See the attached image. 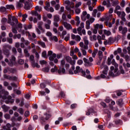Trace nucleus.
<instances>
[{
  "label": "nucleus",
  "mask_w": 130,
  "mask_h": 130,
  "mask_svg": "<svg viewBox=\"0 0 130 130\" xmlns=\"http://www.w3.org/2000/svg\"><path fill=\"white\" fill-rule=\"evenodd\" d=\"M8 17L7 22L8 24H10L11 26H15L16 24L17 26L16 28H18L19 29H22V28H23V24L21 23H18L19 21H18V19H17L15 16L12 17L11 15H8Z\"/></svg>",
  "instance_id": "f257e3e1"
},
{
  "label": "nucleus",
  "mask_w": 130,
  "mask_h": 130,
  "mask_svg": "<svg viewBox=\"0 0 130 130\" xmlns=\"http://www.w3.org/2000/svg\"><path fill=\"white\" fill-rule=\"evenodd\" d=\"M83 41L84 42V45L83 42H81L79 43V46L83 55L86 56L87 55V51H86V50H88V45H89V41L88 40V37H87V36H84L83 37Z\"/></svg>",
  "instance_id": "f03ea898"
},
{
  "label": "nucleus",
  "mask_w": 130,
  "mask_h": 130,
  "mask_svg": "<svg viewBox=\"0 0 130 130\" xmlns=\"http://www.w3.org/2000/svg\"><path fill=\"white\" fill-rule=\"evenodd\" d=\"M121 7L117 5L116 6L115 9L114 10V13L115 14H117V16H119V18H120L123 22H126V19H125V13L123 11V12H120V11H117L118 10H120Z\"/></svg>",
  "instance_id": "7ed1b4c3"
},
{
  "label": "nucleus",
  "mask_w": 130,
  "mask_h": 130,
  "mask_svg": "<svg viewBox=\"0 0 130 130\" xmlns=\"http://www.w3.org/2000/svg\"><path fill=\"white\" fill-rule=\"evenodd\" d=\"M12 49V46L9 44H5L3 46V51L6 57H9L11 54L10 50Z\"/></svg>",
  "instance_id": "20e7f679"
},
{
  "label": "nucleus",
  "mask_w": 130,
  "mask_h": 130,
  "mask_svg": "<svg viewBox=\"0 0 130 130\" xmlns=\"http://www.w3.org/2000/svg\"><path fill=\"white\" fill-rule=\"evenodd\" d=\"M4 61L7 62L9 67H13L15 63V61H16V57L14 55H12L11 58L10 60H9L8 58H6Z\"/></svg>",
  "instance_id": "39448f33"
},
{
  "label": "nucleus",
  "mask_w": 130,
  "mask_h": 130,
  "mask_svg": "<svg viewBox=\"0 0 130 130\" xmlns=\"http://www.w3.org/2000/svg\"><path fill=\"white\" fill-rule=\"evenodd\" d=\"M45 117H41L40 119V121L41 123H42V124H43V123H44V122H45V121H46V120H48V119H49V118H50V117H51V115L50 114H47L46 113L45 114Z\"/></svg>",
  "instance_id": "423d86ee"
},
{
  "label": "nucleus",
  "mask_w": 130,
  "mask_h": 130,
  "mask_svg": "<svg viewBox=\"0 0 130 130\" xmlns=\"http://www.w3.org/2000/svg\"><path fill=\"white\" fill-rule=\"evenodd\" d=\"M74 73L75 75L81 73L82 76H86V72L83 71V69L81 68L79 66H77L76 67V70H74Z\"/></svg>",
  "instance_id": "0eeeda50"
},
{
  "label": "nucleus",
  "mask_w": 130,
  "mask_h": 130,
  "mask_svg": "<svg viewBox=\"0 0 130 130\" xmlns=\"http://www.w3.org/2000/svg\"><path fill=\"white\" fill-rule=\"evenodd\" d=\"M4 79L9 80L10 81H17V80H18V77L17 76L12 77L10 75H7V74L4 75Z\"/></svg>",
  "instance_id": "6e6552de"
},
{
  "label": "nucleus",
  "mask_w": 130,
  "mask_h": 130,
  "mask_svg": "<svg viewBox=\"0 0 130 130\" xmlns=\"http://www.w3.org/2000/svg\"><path fill=\"white\" fill-rule=\"evenodd\" d=\"M5 102L6 104H13L15 102V100L13 99L11 95H9L7 100L5 101Z\"/></svg>",
  "instance_id": "1a4fd4ad"
},
{
  "label": "nucleus",
  "mask_w": 130,
  "mask_h": 130,
  "mask_svg": "<svg viewBox=\"0 0 130 130\" xmlns=\"http://www.w3.org/2000/svg\"><path fill=\"white\" fill-rule=\"evenodd\" d=\"M62 24L64 26V28H66L67 30H71L73 29V27L70 23H68V22L65 21H62Z\"/></svg>",
  "instance_id": "9d476101"
},
{
  "label": "nucleus",
  "mask_w": 130,
  "mask_h": 130,
  "mask_svg": "<svg viewBox=\"0 0 130 130\" xmlns=\"http://www.w3.org/2000/svg\"><path fill=\"white\" fill-rule=\"evenodd\" d=\"M71 38L73 40H75V41H77V42H80L81 41V37L79 35H71Z\"/></svg>",
  "instance_id": "9b49d317"
},
{
  "label": "nucleus",
  "mask_w": 130,
  "mask_h": 130,
  "mask_svg": "<svg viewBox=\"0 0 130 130\" xmlns=\"http://www.w3.org/2000/svg\"><path fill=\"white\" fill-rule=\"evenodd\" d=\"M66 60L68 62H69L70 64H72V66H75V64L76 63V60H72V57L70 56L66 57Z\"/></svg>",
  "instance_id": "f8f14e48"
},
{
  "label": "nucleus",
  "mask_w": 130,
  "mask_h": 130,
  "mask_svg": "<svg viewBox=\"0 0 130 130\" xmlns=\"http://www.w3.org/2000/svg\"><path fill=\"white\" fill-rule=\"evenodd\" d=\"M25 0H19V2L16 3V8L19 10L21 8H23V3Z\"/></svg>",
  "instance_id": "ddd939ff"
},
{
  "label": "nucleus",
  "mask_w": 130,
  "mask_h": 130,
  "mask_svg": "<svg viewBox=\"0 0 130 130\" xmlns=\"http://www.w3.org/2000/svg\"><path fill=\"white\" fill-rule=\"evenodd\" d=\"M118 30L119 31H122V34L123 35H124V34H125L126 32H127V28L125 27L123 28L122 26L119 27Z\"/></svg>",
  "instance_id": "4468645a"
},
{
  "label": "nucleus",
  "mask_w": 130,
  "mask_h": 130,
  "mask_svg": "<svg viewBox=\"0 0 130 130\" xmlns=\"http://www.w3.org/2000/svg\"><path fill=\"white\" fill-rule=\"evenodd\" d=\"M43 25V22L42 21L39 22L38 23V27L42 31L43 33H44L45 32V29H43V27H42Z\"/></svg>",
  "instance_id": "2eb2a0df"
},
{
  "label": "nucleus",
  "mask_w": 130,
  "mask_h": 130,
  "mask_svg": "<svg viewBox=\"0 0 130 130\" xmlns=\"http://www.w3.org/2000/svg\"><path fill=\"white\" fill-rule=\"evenodd\" d=\"M11 127H12V125L10 123H8L6 125L3 126L2 128L5 130H11Z\"/></svg>",
  "instance_id": "dca6fc26"
},
{
  "label": "nucleus",
  "mask_w": 130,
  "mask_h": 130,
  "mask_svg": "<svg viewBox=\"0 0 130 130\" xmlns=\"http://www.w3.org/2000/svg\"><path fill=\"white\" fill-rule=\"evenodd\" d=\"M1 108L3 109V111L5 112H8L10 110V107L6 106V105H3L2 106Z\"/></svg>",
  "instance_id": "f3484780"
},
{
  "label": "nucleus",
  "mask_w": 130,
  "mask_h": 130,
  "mask_svg": "<svg viewBox=\"0 0 130 130\" xmlns=\"http://www.w3.org/2000/svg\"><path fill=\"white\" fill-rule=\"evenodd\" d=\"M24 9L26 10V11H28V10H30L31 9V6L29 5V3L28 2H26L24 6Z\"/></svg>",
  "instance_id": "a211bd4d"
},
{
  "label": "nucleus",
  "mask_w": 130,
  "mask_h": 130,
  "mask_svg": "<svg viewBox=\"0 0 130 130\" xmlns=\"http://www.w3.org/2000/svg\"><path fill=\"white\" fill-rule=\"evenodd\" d=\"M101 69H104V70H107L108 69V66L105 65V61H104L100 66Z\"/></svg>",
  "instance_id": "6ab92c4d"
},
{
  "label": "nucleus",
  "mask_w": 130,
  "mask_h": 130,
  "mask_svg": "<svg viewBox=\"0 0 130 130\" xmlns=\"http://www.w3.org/2000/svg\"><path fill=\"white\" fill-rule=\"evenodd\" d=\"M58 73V74H61V73H62V74H64V73H66V69L63 68L59 67Z\"/></svg>",
  "instance_id": "aec40b11"
},
{
  "label": "nucleus",
  "mask_w": 130,
  "mask_h": 130,
  "mask_svg": "<svg viewBox=\"0 0 130 130\" xmlns=\"http://www.w3.org/2000/svg\"><path fill=\"white\" fill-rule=\"evenodd\" d=\"M49 7H50V3L49 2H47L46 6L44 7L45 10L47 11V12H49Z\"/></svg>",
  "instance_id": "412c9836"
},
{
  "label": "nucleus",
  "mask_w": 130,
  "mask_h": 130,
  "mask_svg": "<svg viewBox=\"0 0 130 130\" xmlns=\"http://www.w3.org/2000/svg\"><path fill=\"white\" fill-rule=\"evenodd\" d=\"M38 44L42 46V47H43V48H45V47H46V45H45V43L42 41H38Z\"/></svg>",
  "instance_id": "4be33fe9"
},
{
  "label": "nucleus",
  "mask_w": 130,
  "mask_h": 130,
  "mask_svg": "<svg viewBox=\"0 0 130 130\" xmlns=\"http://www.w3.org/2000/svg\"><path fill=\"white\" fill-rule=\"evenodd\" d=\"M50 40L51 41H55V42H57L58 41V39L56 36H52L50 37Z\"/></svg>",
  "instance_id": "5701e85b"
},
{
  "label": "nucleus",
  "mask_w": 130,
  "mask_h": 130,
  "mask_svg": "<svg viewBox=\"0 0 130 130\" xmlns=\"http://www.w3.org/2000/svg\"><path fill=\"white\" fill-rule=\"evenodd\" d=\"M119 4V1H118V0H115L112 2V6H113V7H116Z\"/></svg>",
  "instance_id": "b1692460"
},
{
  "label": "nucleus",
  "mask_w": 130,
  "mask_h": 130,
  "mask_svg": "<svg viewBox=\"0 0 130 130\" xmlns=\"http://www.w3.org/2000/svg\"><path fill=\"white\" fill-rule=\"evenodd\" d=\"M75 21H76V26L78 27V26L80 25V23H81V21H80V17H79V16H76Z\"/></svg>",
  "instance_id": "393cba45"
},
{
  "label": "nucleus",
  "mask_w": 130,
  "mask_h": 130,
  "mask_svg": "<svg viewBox=\"0 0 130 130\" xmlns=\"http://www.w3.org/2000/svg\"><path fill=\"white\" fill-rule=\"evenodd\" d=\"M71 69L69 70V73L70 75H74V72L73 71H75V66L72 65Z\"/></svg>",
  "instance_id": "a878e982"
},
{
  "label": "nucleus",
  "mask_w": 130,
  "mask_h": 130,
  "mask_svg": "<svg viewBox=\"0 0 130 130\" xmlns=\"http://www.w3.org/2000/svg\"><path fill=\"white\" fill-rule=\"evenodd\" d=\"M104 10H105V8L101 5L99 6L98 7V11H99V12H103Z\"/></svg>",
  "instance_id": "bb28decb"
},
{
  "label": "nucleus",
  "mask_w": 130,
  "mask_h": 130,
  "mask_svg": "<svg viewBox=\"0 0 130 130\" xmlns=\"http://www.w3.org/2000/svg\"><path fill=\"white\" fill-rule=\"evenodd\" d=\"M59 15H54V22H59Z\"/></svg>",
  "instance_id": "cd10ccee"
},
{
  "label": "nucleus",
  "mask_w": 130,
  "mask_h": 130,
  "mask_svg": "<svg viewBox=\"0 0 130 130\" xmlns=\"http://www.w3.org/2000/svg\"><path fill=\"white\" fill-rule=\"evenodd\" d=\"M94 27L96 28V29H103V25L102 24H96L94 26Z\"/></svg>",
  "instance_id": "c85d7f7f"
},
{
  "label": "nucleus",
  "mask_w": 130,
  "mask_h": 130,
  "mask_svg": "<svg viewBox=\"0 0 130 130\" xmlns=\"http://www.w3.org/2000/svg\"><path fill=\"white\" fill-rule=\"evenodd\" d=\"M6 8L8 10H15V7H14V5H6Z\"/></svg>",
  "instance_id": "c756f323"
},
{
  "label": "nucleus",
  "mask_w": 130,
  "mask_h": 130,
  "mask_svg": "<svg viewBox=\"0 0 130 130\" xmlns=\"http://www.w3.org/2000/svg\"><path fill=\"white\" fill-rule=\"evenodd\" d=\"M104 34H105V35H107V36L111 35V32L109 30H107L106 29L104 30Z\"/></svg>",
  "instance_id": "7c9ffc66"
},
{
  "label": "nucleus",
  "mask_w": 130,
  "mask_h": 130,
  "mask_svg": "<svg viewBox=\"0 0 130 130\" xmlns=\"http://www.w3.org/2000/svg\"><path fill=\"white\" fill-rule=\"evenodd\" d=\"M103 52H102V51H99L98 55H99V59H102V58H103Z\"/></svg>",
  "instance_id": "2f4dec72"
},
{
  "label": "nucleus",
  "mask_w": 130,
  "mask_h": 130,
  "mask_svg": "<svg viewBox=\"0 0 130 130\" xmlns=\"http://www.w3.org/2000/svg\"><path fill=\"white\" fill-rule=\"evenodd\" d=\"M35 10L37 12H41L42 11V7L37 6L35 7Z\"/></svg>",
  "instance_id": "473e14b6"
},
{
  "label": "nucleus",
  "mask_w": 130,
  "mask_h": 130,
  "mask_svg": "<svg viewBox=\"0 0 130 130\" xmlns=\"http://www.w3.org/2000/svg\"><path fill=\"white\" fill-rule=\"evenodd\" d=\"M8 71L10 73L14 74L16 72V69L8 67Z\"/></svg>",
  "instance_id": "72a5a7b5"
},
{
  "label": "nucleus",
  "mask_w": 130,
  "mask_h": 130,
  "mask_svg": "<svg viewBox=\"0 0 130 130\" xmlns=\"http://www.w3.org/2000/svg\"><path fill=\"white\" fill-rule=\"evenodd\" d=\"M42 71L44 73H49V67H47L42 69Z\"/></svg>",
  "instance_id": "f704fd0d"
},
{
  "label": "nucleus",
  "mask_w": 130,
  "mask_h": 130,
  "mask_svg": "<svg viewBox=\"0 0 130 130\" xmlns=\"http://www.w3.org/2000/svg\"><path fill=\"white\" fill-rule=\"evenodd\" d=\"M90 21L88 20L86 22V28L87 30H89L90 29Z\"/></svg>",
  "instance_id": "c9c22d12"
},
{
  "label": "nucleus",
  "mask_w": 130,
  "mask_h": 130,
  "mask_svg": "<svg viewBox=\"0 0 130 130\" xmlns=\"http://www.w3.org/2000/svg\"><path fill=\"white\" fill-rule=\"evenodd\" d=\"M0 12H2V13H5L7 12V8L5 7H1L0 8Z\"/></svg>",
  "instance_id": "e433bc0d"
},
{
  "label": "nucleus",
  "mask_w": 130,
  "mask_h": 130,
  "mask_svg": "<svg viewBox=\"0 0 130 130\" xmlns=\"http://www.w3.org/2000/svg\"><path fill=\"white\" fill-rule=\"evenodd\" d=\"M22 22H25V21H26V18H27L28 17V15H27L26 14H23L22 15Z\"/></svg>",
  "instance_id": "4c0bfd02"
},
{
  "label": "nucleus",
  "mask_w": 130,
  "mask_h": 130,
  "mask_svg": "<svg viewBox=\"0 0 130 130\" xmlns=\"http://www.w3.org/2000/svg\"><path fill=\"white\" fill-rule=\"evenodd\" d=\"M82 6V2H79L75 4L76 9H79V7Z\"/></svg>",
  "instance_id": "58836bf2"
},
{
  "label": "nucleus",
  "mask_w": 130,
  "mask_h": 130,
  "mask_svg": "<svg viewBox=\"0 0 130 130\" xmlns=\"http://www.w3.org/2000/svg\"><path fill=\"white\" fill-rule=\"evenodd\" d=\"M31 14L32 16H38V12H37V11L36 10V11H32L31 12Z\"/></svg>",
  "instance_id": "ea45409f"
},
{
  "label": "nucleus",
  "mask_w": 130,
  "mask_h": 130,
  "mask_svg": "<svg viewBox=\"0 0 130 130\" xmlns=\"http://www.w3.org/2000/svg\"><path fill=\"white\" fill-rule=\"evenodd\" d=\"M75 12L76 14H77V15H79V14H80V13H81V9L76 8L75 10Z\"/></svg>",
  "instance_id": "a19ab883"
},
{
  "label": "nucleus",
  "mask_w": 130,
  "mask_h": 130,
  "mask_svg": "<svg viewBox=\"0 0 130 130\" xmlns=\"http://www.w3.org/2000/svg\"><path fill=\"white\" fill-rule=\"evenodd\" d=\"M16 27H14V26H12V32L14 34H17L18 33V31L17 30V29H16Z\"/></svg>",
  "instance_id": "79ce46f5"
},
{
  "label": "nucleus",
  "mask_w": 130,
  "mask_h": 130,
  "mask_svg": "<svg viewBox=\"0 0 130 130\" xmlns=\"http://www.w3.org/2000/svg\"><path fill=\"white\" fill-rule=\"evenodd\" d=\"M7 42H8L10 44H13L12 38H7Z\"/></svg>",
  "instance_id": "37998d69"
},
{
  "label": "nucleus",
  "mask_w": 130,
  "mask_h": 130,
  "mask_svg": "<svg viewBox=\"0 0 130 130\" xmlns=\"http://www.w3.org/2000/svg\"><path fill=\"white\" fill-rule=\"evenodd\" d=\"M62 19L63 21H68V19H67V15H66V13H63L62 15Z\"/></svg>",
  "instance_id": "c03bdc74"
},
{
  "label": "nucleus",
  "mask_w": 130,
  "mask_h": 130,
  "mask_svg": "<svg viewBox=\"0 0 130 130\" xmlns=\"http://www.w3.org/2000/svg\"><path fill=\"white\" fill-rule=\"evenodd\" d=\"M18 111L20 114H24V110L22 108L18 109Z\"/></svg>",
  "instance_id": "a18cd8bd"
},
{
  "label": "nucleus",
  "mask_w": 130,
  "mask_h": 130,
  "mask_svg": "<svg viewBox=\"0 0 130 130\" xmlns=\"http://www.w3.org/2000/svg\"><path fill=\"white\" fill-rule=\"evenodd\" d=\"M4 117L6 119H10L11 118V115L9 114H5L4 115Z\"/></svg>",
  "instance_id": "49530a36"
},
{
  "label": "nucleus",
  "mask_w": 130,
  "mask_h": 130,
  "mask_svg": "<svg viewBox=\"0 0 130 130\" xmlns=\"http://www.w3.org/2000/svg\"><path fill=\"white\" fill-rule=\"evenodd\" d=\"M25 61H24V60L23 59H20L18 60V63L19 64H24Z\"/></svg>",
  "instance_id": "de8ad7c7"
},
{
  "label": "nucleus",
  "mask_w": 130,
  "mask_h": 130,
  "mask_svg": "<svg viewBox=\"0 0 130 130\" xmlns=\"http://www.w3.org/2000/svg\"><path fill=\"white\" fill-rule=\"evenodd\" d=\"M58 68L56 66H55L54 68H52L51 69V73H54L56 71H57Z\"/></svg>",
  "instance_id": "09e8293b"
},
{
  "label": "nucleus",
  "mask_w": 130,
  "mask_h": 130,
  "mask_svg": "<svg viewBox=\"0 0 130 130\" xmlns=\"http://www.w3.org/2000/svg\"><path fill=\"white\" fill-rule=\"evenodd\" d=\"M117 95L118 96H121L122 95V90H118L116 92Z\"/></svg>",
  "instance_id": "8fccbe9b"
},
{
  "label": "nucleus",
  "mask_w": 130,
  "mask_h": 130,
  "mask_svg": "<svg viewBox=\"0 0 130 130\" xmlns=\"http://www.w3.org/2000/svg\"><path fill=\"white\" fill-rule=\"evenodd\" d=\"M122 101H123L122 99H119V100H118V105H120V106L122 105L123 104V103H122Z\"/></svg>",
  "instance_id": "3c124183"
},
{
  "label": "nucleus",
  "mask_w": 130,
  "mask_h": 130,
  "mask_svg": "<svg viewBox=\"0 0 130 130\" xmlns=\"http://www.w3.org/2000/svg\"><path fill=\"white\" fill-rule=\"evenodd\" d=\"M108 73V68L107 69H104V70L103 71V74L104 75L107 76Z\"/></svg>",
  "instance_id": "603ef678"
},
{
  "label": "nucleus",
  "mask_w": 130,
  "mask_h": 130,
  "mask_svg": "<svg viewBox=\"0 0 130 130\" xmlns=\"http://www.w3.org/2000/svg\"><path fill=\"white\" fill-rule=\"evenodd\" d=\"M120 6L121 7H122V8H123V7H124V6H125V2L124 1V0H122L121 3H120Z\"/></svg>",
  "instance_id": "864d4df0"
},
{
  "label": "nucleus",
  "mask_w": 130,
  "mask_h": 130,
  "mask_svg": "<svg viewBox=\"0 0 130 130\" xmlns=\"http://www.w3.org/2000/svg\"><path fill=\"white\" fill-rule=\"evenodd\" d=\"M5 36H6V32L5 31H3L1 33V36H0V39H2L3 37H5Z\"/></svg>",
  "instance_id": "5fc2aeb1"
},
{
  "label": "nucleus",
  "mask_w": 130,
  "mask_h": 130,
  "mask_svg": "<svg viewBox=\"0 0 130 130\" xmlns=\"http://www.w3.org/2000/svg\"><path fill=\"white\" fill-rule=\"evenodd\" d=\"M12 52L14 54H17V49H16V48H15V47L12 48Z\"/></svg>",
  "instance_id": "6e6d98bb"
},
{
  "label": "nucleus",
  "mask_w": 130,
  "mask_h": 130,
  "mask_svg": "<svg viewBox=\"0 0 130 130\" xmlns=\"http://www.w3.org/2000/svg\"><path fill=\"white\" fill-rule=\"evenodd\" d=\"M20 43L16 42L15 43V47H16V48H20Z\"/></svg>",
  "instance_id": "4d7b16f0"
},
{
  "label": "nucleus",
  "mask_w": 130,
  "mask_h": 130,
  "mask_svg": "<svg viewBox=\"0 0 130 130\" xmlns=\"http://www.w3.org/2000/svg\"><path fill=\"white\" fill-rule=\"evenodd\" d=\"M92 63L91 62H89V61L85 63L86 67H91L92 66Z\"/></svg>",
  "instance_id": "13d9d810"
},
{
  "label": "nucleus",
  "mask_w": 130,
  "mask_h": 130,
  "mask_svg": "<svg viewBox=\"0 0 130 130\" xmlns=\"http://www.w3.org/2000/svg\"><path fill=\"white\" fill-rule=\"evenodd\" d=\"M98 29L94 26V28L92 30L93 34H97Z\"/></svg>",
  "instance_id": "bf43d9fd"
},
{
  "label": "nucleus",
  "mask_w": 130,
  "mask_h": 130,
  "mask_svg": "<svg viewBox=\"0 0 130 130\" xmlns=\"http://www.w3.org/2000/svg\"><path fill=\"white\" fill-rule=\"evenodd\" d=\"M98 51L97 50H94V51L93 52L92 55V57H95V56H96V53H97Z\"/></svg>",
  "instance_id": "052dcab7"
},
{
  "label": "nucleus",
  "mask_w": 130,
  "mask_h": 130,
  "mask_svg": "<svg viewBox=\"0 0 130 130\" xmlns=\"http://www.w3.org/2000/svg\"><path fill=\"white\" fill-rule=\"evenodd\" d=\"M29 114H30V113H29V111H26L24 113V116H25V117H28V116H29Z\"/></svg>",
  "instance_id": "680f3d73"
},
{
  "label": "nucleus",
  "mask_w": 130,
  "mask_h": 130,
  "mask_svg": "<svg viewBox=\"0 0 130 130\" xmlns=\"http://www.w3.org/2000/svg\"><path fill=\"white\" fill-rule=\"evenodd\" d=\"M77 63L79 65L81 66V64H83V60L82 59H79L77 61Z\"/></svg>",
  "instance_id": "e2e57ef3"
},
{
  "label": "nucleus",
  "mask_w": 130,
  "mask_h": 130,
  "mask_svg": "<svg viewBox=\"0 0 130 130\" xmlns=\"http://www.w3.org/2000/svg\"><path fill=\"white\" fill-rule=\"evenodd\" d=\"M17 51L20 53V55H22V49L21 48H17Z\"/></svg>",
  "instance_id": "0e129e2a"
},
{
  "label": "nucleus",
  "mask_w": 130,
  "mask_h": 130,
  "mask_svg": "<svg viewBox=\"0 0 130 130\" xmlns=\"http://www.w3.org/2000/svg\"><path fill=\"white\" fill-rule=\"evenodd\" d=\"M40 64H45L46 63H47V62H46V61H45L44 60H40Z\"/></svg>",
  "instance_id": "69168bd1"
},
{
  "label": "nucleus",
  "mask_w": 130,
  "mask_h": 130,
  "mask_svg": "<svg viewBox=\"0 0 130 130\" xmlns=\"http://www.w3.org/2000/svg\"><path fill=\"white\" fill-rule=\"evenodd\" d=\"M19 106H21V107L24 106V99H22V101L20 104H19Z\"/></svg>",
  "instance_id": "338daca9"
},
{
  "label": "nucleus",
  "mask_w": 130,
  "mask_h": 130,
  "mask_svg": "<svg viewBox=\"0 0 130 130\" xmlns=\"http://www.w3.org/2000/svg\"><path fill=\"white\" fill-rule=\"evenodd\" d=\"M42 56L43 57H46V51H44L42 53Z\"/></svg>",
  "instance_id": "774afa93"
}]
</instances>
